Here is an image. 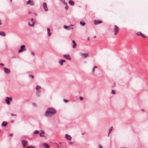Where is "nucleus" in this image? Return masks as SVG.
Here are the masks:
<instances>
[{
  "mask_svg": "<svg viewBox=\"0 0 148 148\" xmlns=\"http://www.w3.org/2000/svg\"><path fill=\"white\" fill-rule=\"evenodd\" d=\"M41 86L39 85H37L36 87V90H38V89H40L41 88Z\"/></svg>",
  "mask_w": 148,
  "mask_h": 148,
  "instance_id": "26",
  "label": "nucleus"
},
{
  "mask_svg": "<svg viewBox=\"0 0 148 148\" xmlns=\"http://www.w3.org/2000/svg\"><path fill=\"white\" fill-rule=\"evenodd\" d=\"M63 56L64 58L69 60H71V58L69 54L64 55H63Z\"/></svg>",
  "mask_w": 148,
  "mask_h": 148,
  "instance_id": "5",
  "label": "nucleus"
},
{
  "mask_svg": "<svg viewBox=\"0 0 148 148\" xmlns=\"http://www.w3.org/2000/svg\"><path fill=\"white\" fill-rule=\"evenodd\" d=\"M25 51V49H21L18 50V52L19 53H20L22 52V51Z\"/></svg>",
  "mask_w": 148,
  "mask_h": 148,
  "instance_id": "23",
  "label": "nucleus"
},
{
  "mask_svg": "<svg viewBox=\"0 0 148 148\" xmlns=\"http://www.w3.org/2000/svg\"><path fill=\"white\" fill-rule=\"evenodd\" d=\"M70 144H71V143H72V142H70Z\"/></svg>",
  "mask_w": 148,
  "mask_h": 148,
  "instance_id": "52",
  "label": "nucleus"
},
{
  "mask_svg": "<svg viewBox=\"0 0 148 148\" xmlns=\"http://www.w3.org/2000/svg\"><path fill=\"white\" fill-rule=\"evenodd\" d=\"M102 21L100 20H95L94 21V23L95 25H97L102 23Z\"/></svg>",
  "mask_w": 148,
  "mask_h": 148,
  "instance_id": "4",
  "label": "nucleus"
},
{
  "mask_svg": "<svg viewBox=\"0 0 148 148\" xmlns=\"http://www.w3.org/2000/svg\"><path fill=\"white\" fill-rule=\"evenodd\" d=\"M28 24L30 26V25H31L32 24H30L29 22H28Z\"/></svg>",
  "mask_w": 148,
  "mask_h": 148,
  "instance_id": "48",
  "label": "nucleus"
},
{
  "mask_svg": "<svg viewBox=\"0 0 148 148\" xmlns=\"http://www.w3.org/2000/svg\"><path fill=\"white\" fill-rule=\"evenodd\" d=\"M12 0H10V1L11 2H12Z\"/></svg>",
  "mask_w": 148,
  "mask_h": 148,
  "instance_id": "50",
  "label": "nucleus"
},
{
  "mask_svg": "<svg viewBox=\"0 0 148 148\" xmlns=\"http://www.w3.org/2000/svg\"><path fill=\"white\" fill-rule=\"evenodd\" d=\"M80 24L82 26H84L85 25V23H82L81 21L80 22Z\"/></svg>",
  "mask_w": 148,
  "mask_h": 148,
  "instance_id": "24",
  "label": "nucleus"
},
{
  "mask_svg": "<svg viewBox=\"0 0 148 148\" xmlns=\"http://www.w3.org/2000/svg\"><path fill=\"white\" fill-rule=\"evenodd\" d=\"M72 42L73 43V48H75L77 46V44L75 42V41L74 40H73L72 41Z\"/></svg>",
  "mask_w": 148,
  "mask_h": 148,
  "instance_id": "14",
  "label": "nucleus"
},
{
  "mask_svg": "<svg viewBox=\"0 0 148 148\" xmlns=\"http://www.w3.org/2000/svg\"><path fill=\"white\" fill-rule=\"evenodd\" d=\"M66 5V6L65 7V9L66 10H67L68 9V7L67 6V4Z\"/></svg>",
  "mask_w": 148,
  "mask_h": 148,
  "instance_id": "32",
  "label": "nucleus"
},
{
  "mask_svg": "<svg viewBox=\"0 0 148 148\" xmlns=\"http://www.w3.org/2000/svg\"><path fill=\"white\" fill-rule=\"evenodd\" d=\"M48 35L49 36H50L51 34V33L50 32V30L49 28H47Z\"/></svg>",
  "mask_w": 148,
  "mask_h": 148,
  "instance_id": "16",
  "label": "nucleus"
},
{
  "mask_svg": "<svg viewBox=\"0 0 148 148\" xmlns=\"http://www.w3.org/2000/svg\"><path fill=\"white\" fill-rule=\"evenodd\" d=\"M64 27L67 30H69L71 29V27L70 26H67L66 25H64Z\"/></svg>",
  "mask_w": 148,
  "mask_h": 148,
  "instance_id": "12",
  "label": "nucleus"
},
{
  "mask_svg": "<svg viewBox=\"0 0 148 148\" xmlns=\"http://www.w3.org/2000/svg\"><path fill=\"white\" fill-rule=\"evenodd\" d=\"M69 4L71 5H73L74 4V2L72 0H70L69 2Z\"/></svg>",
  "mask_w": 148,
  "mask_h": 148,
  "instance_id": "18",
  "label": "nucleus"
},
{
  "mask_svg": "<svg viewBox=\"0 0 148 148\" xmlns=\"http://www.w3.org/2000/svg\"><path fill=\"white\" fill-rule=\"evenodd\" d=\"M25 45H22L21 47V49H25V51L26 50V49L25 48Z\"/></svg>",
  "mask_w": 148,
  "mask_h": 148,
  "instance_id": "19",
  "label": "nucleus"
},
{
  "mask_svg": "<svg viewBox=\"0 0 148 148\" xmlns=\"http://www.w3.org/2000/svg\"><path fill=\"white\" fill-rule=\"evenodd\" d=\"M136 34L138 36H140L143 38H146V36L143 34H142L141 32H139L137 33Z\"/></svg>",
  "mask_w": 148,
  "mask_h": 148,
  "instance_id": "11",
  "label": "nucleus"
},
{
  "mask_svg": "<svg viewBox=\"0 0 148 148\" xmlns=\"http://www.w3.org/2000/svg\"><path fill=\"white\" fill-rule=\"evenodd\" d=\"M98 148H103L102 146L101 145H99Z\"/></svg>",
  "mask_w": 148,
  "mask_h": 148,
  "instance_id": "36",
  "label": "nucleus"
},
{
  "mask_svg": "<svg viewBox=\"0 0 148 148\" xmlns=\"http://www.w3.org/2000/svg\"><path fill=\"white\" fill-rule=\"evenodd\" d=\"M79 99H80L81 100H82L83 99V98L82 97H79Z\"/></svg>",
  "mask_w": 148,
  "mask_h": 148,
  "instance_id": "38",
  "label": "nucleus"
},
{
  "mask_svg": "<svg viewBox=\"0 0 148 148\" xmlns=\"http://www.w3.org/2000/svg\"><path fill=\"white\" fill-rule=\"evenodd\" d=\"M63 100H64V101L66 103L68 101V100H66V99H64Z\"/></svg>",
  "mask_w": 148,
  "mask_h": 148,
  "instance_id": "33",
  "label": "nucleus"
},
{
  "mask_svg": "<svg viewBox=\"0 0 148 148\" xmlns=\"http://www.w3.org/2000/svg\"><path fill=\"white\" fill-rule=\"evenodd\" d=\"M0 35L3 36H5V34L3 32H0Z\"/></svg>",
  "mask_w": 148,
  "mask_h": 148,
  "instance_id": "21",
  "label": "nucleus"
},
{
  "mask_svg": "<svg viewBox=\"0 0 148 148\" xmlns=\"http://www.w3.org/2000/svg\"><path fill=\"white\" fill-rule=\"evenodd\" d=\"M22 143L23 144V147H24L27 143V141L25 140L22 141Z\"/></svg>",
  "mask_w": 148,
  "mask_h": 148,
  "instance_id": "9",
  "label": "nucleus"
},
{
  "mask_svg": "<svg viewBox=\"0 0 148 148\" xmlns=\"http://www.w3.org/2000/svg\"><path fill=\"white\" fill-rule=\"evenodd\" d=\"M56 112L55 109L52 108H48L46 111L45 115L47 117H51L55 114Z\"/></svg>",
  "mask_w": 148,
  "mask_h": 148,
  "instance_id": "1",
  "label": "nucleus"
},
{
  "mask_svg": "<svg viewBox=\"0 0 148 148\" xmlns=\"http://www.w3.org/2000/svg\"><path fill=\"white\" fill-rule=\"evenodd\" d=\"M112 129H113V127L112 126L111 127L109 130V133H108V136H109V134L110 133V132H111V131H112Z\"/></svg>",
  "mask_w": 148,
  "mask_h": 148,
  "instance_id": "20",
  "label": "nucleus"
},
{
  "mask_svg": "<svg viewBox=\"0 0 148 148\" xmlns=\"http://www.w3.org/2000/svg\"><path fill=\"white\" fill-rule=\"evenodd\" d=\"M89 40V38H88V40Z\"/></svg>",
  "mask_w": 148,
  "mask_h": 148,
  "instance_id": "51",
  "label": "nucleus"
},
{
  "mask_svg": "<svg viewBox=\"0 0 148 148\" xmlns=\"http://www.w3.org/2000/svg\"><path fill=\"white\" fill-rule=\"evenodd\" d=\"M5 102L7 103L8 105H9L10 104V101H9V100H8V99H6Z\"/></svg>",
  "mask_w": 148,
  "mask_h": 148,
  "instance_id": "22",
  "label": "nucleus"
},
{
  "mask_svg": "<svg viewBox=\"0 0 148 148\" xmlns=\"http://www.w3.org/2000/svg\"><path fill=\"white\" fill-rule=\"evenodd\" d=\"M71 25V26H73V25Z\"/></svg>",
  "mask_w": 148,
  "mask_h": 148,
  "instance_id": "49",
  "label": "nucleus"
},
{
  "mask_svg": "<svg viewBox=\"0 0 148 148\" xmlns=\"http://www.w3.org/2000/svg\"><path fill=\"white\" fill-rule=\"evenodd\" d=\"M0 64L3 66H4V64L2 63H1Z\"/></svg>",
  "mask_w": 148,
  "mask_h": 148,
  "instance_id": "43",
  "label": "nucleus"
},
{
  "mask_svg": "<svg viewBox=\"0 0 148 148\" xmlns=\"http://www.w3.org/2000/svg\"><path fill=\"white\" fill-rule=\"evenodd\" d=\"M2 24V23L1 22V20H0V25H1Z\"/></svg>",
  "mask_w": 148,
  "mask_h": 148,
  "instance_id": "46",
  "label": "nucleus"
},
{
  "mask_svg": "<svg viewBox=\"0 0 148 148\" xmlns=\"http://www.w3.org/2000/svg\"><path fill=\"white\" fill-rule=\"evenodd\" d=\"M79 55L81 56H84V58H85L88 56V53H83L82 52L79 53Z\"/></svg>",
  "mask_w": 148,
  "mask_h": 148,
  "instance_id": "3",
  "label": "nucleus"
},
{
  "mask_svg": "<svg viewBox=\"0 0 148 148\" xmlns=\"http://www.w3.org/2000/svg\"><path fill=\"white\" fill-rule=\"evenodd\" d=\"M32 104L34 106H35L36 105V104L35 103H33Z\"/></svg>",
  "mask_w": 148,
  "mask_h": 148,
  "instance_id": "44",
  "label": "nucleus"
},
{
  "mask_svg": "<svg viewBox=\"0 0 148 148\" xmlns=\"http://www.w3.org/2000/svg\"><path fill=\"white\" fill-rule=\"evenodd\" d=\"M29 77H31L32 78H33L34 77V76L33 75H29Z\"/></svg>",
  "mask_w": 148,
  "mask_h": 148,
  "instance_id": "37",
  "label": "nucleus"
},
{
  "mask_svg": "<svg viewBox=\"0 0 148 148\" xmlns=\"http://www.w3.org/2000/svg\"><path fill=\"white\" fill-rule=\"evenodd\" d=\"M7 99H8V100H10L11 101H12V97H7L6 98Z\"/></svg>",
  "mask_w": 148,
  "mask_h": 148,
  "instance_id": "29",
  "label": "nucleus"
},
{
  "mask_svg": "<svg viewBox=\"0 0 148 148\" xmlns=\"http://www.w3.org/2000/svg\"><path fill=\"white\" fill-rule=\"evenodd\" d=\"M27 148H35V147L33 146H29L27 147Z\"/></svg>",
  "mask_w": 148,
  "mask_h": 148,
  "instance_id": "30",
  "label": "nucleus"
},
{
  "mask_svg": "<svg viewBox=\"0 0 148 148\" xmlns=\"http://www.w3.org/2000/svg\"><path fill=\"white\" fill-rule=\"evenodd\" d=\"M4 70L5 73L7 74H9L10 73V71L8 68H4Z\"/></svg>",
  "mask_w": 148,
  "mask_h": 148,
  "instance_id": "6",
  "label": "nucleus"
},
{
  "mask_svg": "<svg viewBox=\"0 0 148 148\" xmlns=\"http://www.w3.org/2000/svg\"><path fill=\"white\" fill-rule=\"evenodd\" d=\"M8 124L7 123L6 121H3L2 124V126L5 127L7 124Z\"/></svg>",
  "mask_w": 148,
  "mask_h": 148,
  "instance_id": "17",
  "label": "nucleus"
},
{
  "mask_svg": "<svg viewBox=\"0 0 148 148\" xmlns=\"http://www.w3.org/2000/svg\"><path fill=\"white\" fill-rule=\"evenodd\" d=\"M40 136L41 137H43L44 136H43L42 134H40Z\"/></svg>",
  "mask_w": 148,
  "mask_h": 148,
  "instance_id": "42",
  "label": "nucleus"
},
{
  "mask_svg": "<svg viewBox=\"0 0 148 148\" xmlns=\"http://www.w3.org/2000/svg\"><path fill=\"white\" fill-rule=\"evenodd\" d=\"M31 54L33 56H34V55H35L34 52H31Z\"/></svg>",
  "mask_w": 148,
  "mask_h": 148,
  "instance_id": "41",
  "label": "nucleus"
},
{
  "mask_svg": "<svg viewBox=\"0 0 148 148\" xmlns=\"http://www.w3.org/2000/svg\"><path fill=\"white\" fill-rule=\"evenodd\" d=\"M44 148H49V146L46 143H44L42 145Z\"/></svg>",
  "mask_w": 148,
  "mask_h": 148,
  "instance_id": "10",
  "label": "nucleus"
},
{
  "mask_svg": "<svg viewBox=\"0 0 148 148\" xmlns=\"http://www.w3.org/2000/svg\"><path fill=\"white\" fill-rule=\"evenodd\" d=\"M30 4V5H34V3L33 2H31V3Z\"/></svg>",
  "mask_w": 148,
  "mask_h": 148,
  "instance_id": "34",
  "label": "nucleus"
},
{
  "mask_svg": "<svg viewBox=\"0 0 148 148\" xmlns=\"http://www.w3.org/2000/svg\"><path fill=\"white\" fill-rule=\"evenodd\" d=\"M62 2L63 3H64V4L65 5H66L67 4V3L65 1V0H61Z\"/></svg>",
  "mask_w": 148,
  "mask_h": 148,
  "instance_id": "27",
  "label": "nucleus"
},
{
  "mask_svg": "<svg viewBox=\"0 0 148 148\" xmlns=\"http://www.w3.org/2000/svg\"><path fill=\"white\" fill-rule=\"evenodd\" d=\"M39 133V131L38 130H36L34 132V134H38Z\"/></svg>",
  "mask_w": 148,
  "mask_h": 148,
  "instance_id": "25",
  "label": "nucleus"
},
{
  "mask_svg": "<svg viewBox=\"0 0 148 148\" xmlns=\"http://www.w3.org/2000/svg\"><path fill=\"white\" fill-rule=\"evenodd\" d=\"M31 3V1L30 0H29L28 1L26 2V4H29Z\"/></svg>",
  "mask_w": 148,
  "mask_h": 148,
  "instance_id": "28",
  "label": "nucleus"
},
{
  "mask_svg": "<svg viewBox=\"0 0 148 148\" xmlns=\"http://www.w3.org/2000/svg\"><path fill=\"white\" fill-rule=\"evenodd\" d=\"M125 148L124 147V148Z\"/></svg>",
  "mask_w": 148,
  "mask_h": 148,
  "instance_id": "54",
  "label": "nucleus"
},
{
  "mask_svg": "<svg viewBox=\"0 0 148 148\" xmlns=\"http://www.w3.org/2000/svg\"><path fill=\"white\" fill-rule=\"evenodd\" d=\"M66 61L64 60L61 59L59 62V63L62 66L63 65V63L64 62Z\"/></svg>",
  "mask_w": 148,
  "mask_h": 148,
  "instance_id": "13",
  "label": "nucleus"
},
{
  "mask_svg": "<svg viewBox=\"0 0 148 148\" xmlns=\"http://www.w3.org/2000/svg\"><path fill=\"white\" fill-rule=\"evenodd\" d=\"M11 115L12 116H16V114H11Z\"/></svg>",
  "mask_w": 148,
  "mask_h": 148,
  "instance_id": "35",
  "label": "nucleus"
},
{
  "mask_svg": "<svg viewBox=\"0 0 148 148\" xmlns=\"http://www.w3.org/2000/svg\"><path fill=\"white\" fill-rule=\"evenodd\" d=\"M95 71V68H93L92 69V72L93 73Z\"/></svg>",
  "mask_w": 148,
  "mask_h": 148,
  "instance_id": "39",
  "label": "nucleus"
},
{
  "mask_svg": "<svg viewBox=\"0 0 148 148\" xmlns=\"http://www.w3.org/2000/svg\"><path fill=\"white\" fill-rule=\"evenodd\" d=\"M43 6L45 11H47L48 10V9L47 6V4L46 3H43Z\"/></svg>",
  "mask_w": 148,
  "mask_h": 148,
  "instance_id": "8",
  "label": "nucleus"
},
{
  "mask_svg": "<svg viewBox=\"0 0 148 148\" xmlns=\"http://www.w3.org/2000/svg\"><path fill=\"white\" fill-rule=\"evenodd\" d=\"M72 29H73V28H72Z\"/></svg>",
  "mask_w": 148,
  "mask_h": 148,
  "instance_id": "53",
  "label": "nucleus"
},
{
  "mask_svg": "<svg viewBox=\"0 0 148 148\" xmlns=\"http://www.w3.org/2000/svg\"><path fill=\"white\" fill-rule=\"evenodd\" d=\"M65 138L68 140H71L72 139L71 136L69 135L66 134Z\"/></svg>",
  "mask_w": 148,
  "mask_h": 148,
  "instance_id": "7",
  "label": "nucleus"
},
{
  "mask_svg": "<svg viewBox=\"0 0 148 148\" xmlns=\"http://www.w3.org/2000/svg\"><path fill=\"white\" fill-rule=\"evenodd\" d=\"M41 132L42 134H44V132L43 131L41 130Z\"/></svg>",
  "mask_w": 148,
  "mask_h": 148,
  "instance_id": "40",
  "label": "nucleus"
},
{
  "mask_svg": "<svg viewBox=\"0 0 148 148\" xmlns=\"http://www.w3.org/2000/svg\"><path fill=\"white\" fill-rule=\"evenodd\" d=\"M97 68V66H95L94 67H93V68Z\"/></svg>",
  "mask_w": 148,
  "mask_h": 148,
  "instance_id": "47",
  "label": "nucleus"
},
{
  "mask_svg": "<svg viewBox=\"0 0 148 148\" xmlns=\"http://www.w3.org/2000/svg\"><path fill=\"white\" fill-rule=\"evenodd\" d=\"M10 136H13V134H10Z\"/></svg>",
  "mask_w": 148,
  "mask_h": 148,
  "instance_id": "45",
  "label": "nucleus"
},
{
  "mask_svg": "<svg viewBox=\"0 0 148 148\" xmlns=\"http://www.w3.org/2000/svg\"><path fill=\"white\" fill-rule=\"evenodd\" d=\"M112 93L113 94H115V91L114 90H112Z\"/></svg>",
  "mask_w": 148,
  "mask_h": 148,
  "instance_id": "31",
  "label": "nucleus"
},
{
  "mask_svg": "<svg viewBox=\"0 0 148 148\" xmlns=\"http://www.w3.org/2000/svg\"><path fill=\"white\" fill-rule=\"evenodd\" d=\"M31 21L33 23L31 25H30V26L32 27L34 25L35 23V22L34 21V19L33 18L31 19Z\"/></svg>",
  "mask_w": 148,
  "mask_h": 148,
  "instance_id": "15",
  "label": "nucleus"
},
{
  "mask_svg": "<svg viewBox=\"0 0 148 148\" xmlns=\"http://www.w3.org/2000/svg\"><path fill=\"white\" fill-rule=\"evenodd\" d=\"M114 27L115 28L114 29V34L116 35V34L117 32L119 31V28L116 25H115Z\"/></svg>",
  "mask_w": 148,
  "mask_h": 148,
  "instance_id": "2",
  "label": "nucleus"
}]
</instances>
